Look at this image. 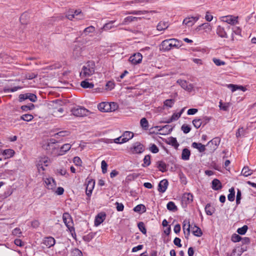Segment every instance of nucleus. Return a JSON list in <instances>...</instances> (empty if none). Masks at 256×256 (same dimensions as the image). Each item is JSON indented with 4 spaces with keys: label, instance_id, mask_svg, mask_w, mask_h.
Returning a JSON list of instances; mask_svg holds the SVG:
<instances>
[{
    "label": "nucleus",
    "instance_id": "nucleus-1",
    "mask_svg": "<svg viewBox=\"0 0 256 256\" xmlns=\"http://www.w3.org/2000/svg\"><path fill=\"white\" fill-rule=\"evenodd\" d=\"M95 63L93 61H88L82 66L80 72V76L82 78H88L94 74Z\"/></svg>",
    "mask_w": 256,
    "mask_h": 256
},
{
    "label": "nucleus",
    "instance_id": "nucleus-2",
    "mask_svg": "<svg viewBox=\"0 0 256 256\" xmlns=\"http://www.w3.org/2000/svg\"><path fill=\"white\" fill-rule=\"evenodd\" d=\"M161 45L163 50L168 51L173 48H180L182 45V43L177 39L170 38L163 40Z\"/></svg>",
    "mask_w": 256,
    "mask_h": 256
},
{
    "label": "nucleus",
    "instance_id": "nucleus-3",
    "mask_svg": "<svg viewBox=\"0 0 256 256\" xmlns=\"http://www.w3.org/2000/svg\"><path fill=\"white\" fill-rule=\"evenodd\" d=\"M62 220L66 226L72 234V233L74 232V228L73 226V222L70 215L68 212L64 213Z\"/></svg>",
    "mask_w": 256,
    "mask_h": 256
},
{
    "label": "nucleus",
    "instance_id": "nucleus-4",
    "mask_svg": "<svg viewBox=\"0 0 256 256\" xmlns=\"http://www.w3.org/2000/svg\"><path fill=\"white\" fill-rule=\"evenodd\" d=\"M66 16L70 20H72L74 18H76V20H82L84 18L83 14L80 10H69L67 12Z\"/></svg>",
    "mask_w": 256,
    "mask_h": 256
},
{
    "label": "nucleus",
    "instance_id": "nucleus-5",
    "mask_svg": "<svg viewBox=\"0 0 256 256\" xmlns=\"http://www.w3.org/2000/svg\"><path fill=\"white\" fill-rule=\"evenodd\" d=\"M50 162V160L48 157L40 158L37 162L36 166L39 172L45 170L44 166H47Z\"/></svg>",
    "mask_w": 256,
    "mask_h": 256
},
{
    "label": "nucleus",
    "instance_id": "nucleus-6",
    "mask_svg": "<svg viewBox=\"0 0 256 256\" xmlns=\"http://www.w3.org/2000/svg\"><path fill=\"white\" fill-rule=\"evenodd\" d=\"M73 115L76 116H86L88 112V110L84 107L80 106H76L71 110Z\"/></svg>",
    "mask_w": 256,
    "mask_h": 256
},
{
    "label": "nucleus",
    "instance_id": "nucleus-7",
    "mask_svg": "<svg viewBox=\"0 0 256 256\" xmlns=\"http://www.w3.org/2000/svg\"><path fill=\"white\" fill-rule=\"evenodd\" d=\"M144 150V146L138 142L134 143L130 149L132 154H140L142 153Z\"/></svg>",
    "mask_w": 256,
    "mask_h": 256
},
{
    "label": "nucleus",
    "instance_id": "nucleus-8",
    "mask_svg": "<svg viewBox=\"0 0 256 256\" xmlns=\"http://www.w3.org/2000/svg\"><path fill=\"white\" fill-rule=\"evenodd\" d=\"M220 142V140L217 138L212 139L208 142L206 146V147H207L206 150L210 152H214L217 148Z\"/></svg>",
    "mask_w": 256,
    "mask_h": 256
},
{
    "label": "nucleus",
    "instance_id": "nucleus-9",
    "mask_svg": "<svg viewBox=\"0 0 256 256\" xmlns=\"http://www.w3.org/2000/svg\"><path fill=\"white\" fill-rule=\"evenodd\" d=\"M238 16H235L232 15L222 16L220 20L222 22L228 23L231 25H234L238 24Z\"/></svg>",
    "mask_w": 256,
    "mask_h": 256
},
{
    "label": "nucleus",
    "instance_id": "nucleus-10",
    "mask_svg": "<svg viewBox=\"0 0 256 256\" xmlns=\"http://www.w3.org/2000/svg\"><path fill=\"white\" fill-rule=\"evenodd\" d=\"M230 29V26H227L226 28H224L221 26H218L216 28V34H217L222 38H228V35L226 32V30H228Z\"/></svg>",
    "mask_w": 256,
    "mask_h": 256
},
{
    "label": "nucleus",
    "instance_id": "nucleus-11",
    "mask_svg": "<svg viewBox=\"0 0 256 256\" xmlns=\"http://www.w3.org/2000/svg\"><path fill=\"white\" fill-rule=\"evenodd\" d=\"M45 186L48 190L54 191L56 188V184L54 180L51 177L46 178L44 180Z\"/></svg>",
    "mask_w": 256,
    "mask_h": 256
},
{
    "label": "nucleus",
    "instance_id": "nucleus-12",
    "mask_svg": "<svg viewBox=\"0 0 256 256\" xmlns=\"http://www.w3.org/2000/svg\"><path fill=\"white\" fill-rule=\"evenodd\" d=\"M19 101L22 102L28 99L32 102H35L37 100L36 95L32 94H20L19 96Z\"/></svg>",
    "mask_w": 256,
    "mask_h": 256
},
{
    "label": "nucleus",
    "instance_id": "nucleus-13",
    "mask_svg": "<svg viewBox=\"0 0 256 256\" xmlns=\"http://www.w3.org/2000/svg\"><path fill=\"white\" fill-rule=\"evenodd\" d=\"M142 54L140 53H136L129 58V61L133 64H136L142 62Z\"/></svg>",
    "mask_w": 256,
    "mask_h": 256
},
{
    "label": "nucleus",
    "instance_id": "nucleus-14",
    "mask_svg": "<svg viewBox=\"0 0 256 256\" xmlns=\"http://www.w3.org/2000/svg\"><path fill=\"white\" fill-rule=\"evenodd\" d=\"M177 83H178L183 89L188 92H192L194 88L192 84H188L185 80H178Z\"/></svg>",
    "mask_w": 256,
    "mask_h": 256
},
{
    "label": "nucleus",
    "instance_id": "nucleus-15",
    "mask_svg": "<svg viewBox=\"0 0 256 256\" xmlns=\"http://www.w3.org/2000/svg\"><path fill=\"white\" fill-rule=\"evenodd\" d=\"M199 18V16L186 18L184 20L182 24L188 26H191L198 20Z\"/></svg>",
    "mask_w": 256,
    "mask_h": 256
},
{
    "label": "nucleus",
    "instance_id": "nucleus-16",
    "mask_svg": "<svg viewBox=\"0 0 256 256\" xmlns=\"http://www.w3.org/2000/svg\"><path fill=\"white\" fill-rule=\"evenodd\" d=\"M95 184V182L92 179H90L88 180L86 187V192L88 196H90Z\"/></svg>",
    "mask_w": 256,
    "mask_h": 256
},
{
    "label": "nucleus",
    "instance_id": "nucleus-17",
    "mask_svg": "<svg viewBox=\"0 0 256 256\" xmlns=\"http://www.w3.org/2000/svg\"><path fill=\"white\" fill-rule=\"evenodd\" d=\"M190 222L186 220H184L183 222L182 230L184 234V236L186 239L188 238L190 235Z\"/></svg>",
    "mask_w": 256,
    "mask_h": 256
},
{
    "label": "nucleus",
    "instance_id": "nucleus-18",
    "mask_svg": "<svg viewBox=\"0 0 256 256\" xmlns=\"http://www.w3.org/2000/svg\"><path fill=\"white\" fill-rule=\"evenodd\" d=\"M168 184L167 180L164 179L162 180L158 185V190L160 192H164L166 190Z\"/></svg>",
    "mask_w": 256,
    "mask_h": 256
},
{
    "label": "nucleus",
    "instance_id": "nucleus-19",
    "mask_svg": "<svg viewBox=\"0 0 256 256\" xmlns=\"http://www.w3.org/2000/svg\"><path fill=\"white\" fill-rule=\"evenodd\" d=\"M106 215L104 213L101 212L98 214L95 218L94 225L98 226L100 224L105 220Z\"/></svg>",
    "mask_w": 256,
    "mask_h": 256
},
{
    "label": "nucleus",
    "instance_id": "nucleus-20",
    "mask_svg": "<svg viewBox=\"0 0 256 256\" xmlns=\"http://www.w3.org/2000/svg\"><path fill=\"white\" fill-rule=\"evenodd\" d=\"M134 136V134L129 131H126L122 136V138L121 142H126L131 140Z\"/></svg>",
    "mask_w": 256,
    "mask_h": 256
},
{
    "label": "nucleus",
    "instance_id": "nucleus-21",
    "mask_svg": "<svg viewBox=\"0 0 256 256\" xmlns=\"http://www.w3.org/2000/svg\"><path fill=\"white\" fill-rule=\"evenodd\" d=\"M72 145L70 144H65L62 145L58 152V156H62L64 154L67 152H68L71 148Z\"/></svg>",
    "mask_w": 256,
    "mask_h": 256
},
{
    "label": "nucleus",
    "instance_id": "nucleus-22",
    "mask_svg": "<svg viewBox=\"0 0 256 256\" xmlns=\"http://www.w3.org/2000/svg\"><path fill=\"white\" fill-rule=\"evenodd\" d=\"M156 12L154 10H132L130 12H127L126 13V14H134V15H140V14H145L148 13L154 14Z\"/></svg>",
    "mask_w": 256,
    "mask_h": 256
},
{
    "label": "nucleus",
    "instance_id": "nucleus-23",
    "mask_svg": "<svg viewBox=\"0 0 256 256\" xmlns=\"http://www.w3.org/2000/svg\"><path fill=\"white\" fill-rule=\"evenodd\" d=\"M55 242L56 241L54 238L51 236L46 238L43 242V244L48 248H50L54 246Z\"/></svg>",
    "mask_w": 256,
    "mask_h": 256
},
{
    "label": "nucleus",
    "instance_id": "nucleus-24",
    "mask_svg": "<svg viewBox=\"0 0 256 256\" xmlns=\"http://www.w3.org/2000/svg\"><path fill=\"white\" fill-rule=\"evenodd\" d=\"M98 108L100 112H110L108 102H102L98 104Z\"/></svg>",
    "mask_w": 256,
    "mask_h": 256
},
{
    "label": "nucleus",
    "instance_id": "nucleus-25",
    "mask_svg": "<svg viewBox=\"0 0 256 256\" xmlns=\"http://www.w3.org/2000/svg\"><path fill=\"white\" fill-rule=\"evenodd\" d=\"M192 146L197 149L200 152H203L206 150L205 145L199 142H194L192 143Z\"/></svg>",
    "mask_w": 256,
    "mask_h": 256
},
{
    "label": "nucleus",
    "instance_id": "nucleus-26",
    "mask_svg": "<svg viewBox=\"0 0 256 256\" xmlns=\"http://www.w3.org/2000/svg\"><path fill=\"white\" fill-rule=\"evenodd\" d=\"M254 172L252 170L250 169L248 166H245L242 169L241 174L245 177L252 175Z\"/></svg>",
    "mask_w": 256,
    "mask_h": 256
},
{
    "label": "nucleus",
    "instance_id": "nucleus-27",
    "mask_svg": "<svg viewBox=\"0 0 256 256\" xmlns=\"http://www.w3.org/2000/svg\"><path fill=\"white\" fill-rule=\"evenodd\" d=\"M212 188L214 190H218L222 188V186L220 182L215 178L212 181Z\"/></svg>",
    "mask_w": 256,
    "mask_h": 256
},
{
    "label": "nucleus",
    "instance_id": "nucleus-28",
    "mask_svg": "<svg viewBox=\"0 0 256 256\" xmlns=\"http://www.w3.org/2000/svg\"><path fill=\"white\" fill-rule=\"evenodd\" d=\"M191 229L192 233L195 236L200 237L202 236V232L199 227L194 226H191Z\"/></svg>",
    "mask_w": 256,
    "mask_h": 256
},
{
    "label": "nucleus",
    "instance_id": "nucleus-29",
    "mask_svg": "<svg viewBox=\"0 0 256 256\" xmlns=\"http://www.w3.org/2000/svg\"><path fill=\"white\" fill-rule=\"evenodd\" d=\"M182 200L186 204H190L193 200V196L190 193H185L182 196Z\"/></svg>",
    "mask_w": 256,
    "mask_h": 256
},
{
    "label": "nucleus",
    "instance_id": "nucleus-30",
    "mask_svg": "<svg viewBox=\"0 0 256 256\" xmlns=\"http://www.w3.org/2000/svg\"><path fill=\"white\" fill-rule=\"evenodd\" d=\"M168 24L166 22H160L157 25L156 28L158 30L161 31L166 29L168 27Z\"/></svg>",
    "mask_w": 256,
    "mask_h": 256
},
{
    "label": "nucleus",
    "instance_id": "nucleus-31",
    "mask_svg": "<svg viewBox=\"0 0 256 256\" xmlns=\"http://www.w3.org/2000/svg\"><path fill=\"white\" fill-rule=\"evenodd\" d=\"M190 154V150H188V148H184L182 152V158L183 160H189Z\"/></svg>",
    "mask_w": 256,
    "mask_h": 256
},
{
    "label": "nucleus",
    "instance_id": "nucleus-32",
    "mask_svg": "<svg viewBox=\"0 0 256 256\" xmlns=\"http://www.w3.org/2000/svg\"><path fill=\"white\" fill-rule=\"evenodd\" d=\"M80 86L84 88H92L94 84L92 82H89L87 80H83L80 83Z\"/></svg>",
    "mask_w": 256,
    "mask_h": 256
},
{
    "label": "nucleus",
    "instance_id": "nucleus-33",
    "mask_svg": "<svg viewBox=\"0 0 256 256\" xmlns=\"http://www.w3.org/2000/svg\"><path fill=\"white\" fill-rule=\"evenodd\" d=\"M158 168L162 172L166 171V165L163 161H158Z\"/></svg>",
    "mask_w": 256,
    "mask_h": 256
},
{
    "label": "nucleus",
    "instance_id": "nucleus-34",
    "mask_svg": "<svg viewBox=\"0 0 256 256\" xmlns=\"http://www.w3.org/2000/svg\"><path fill=\"white\" fill-rule=\"evenodd\" d=\"M230 194L228 196V200L233 202L235 198V190L234 188L232 187L229 189Z\"/></svg>",
    "mask_w": 256,
    "mask_h": 256
},
{
    "label": "nucleus",
    "instance_id": "nucleus-35",
    "mask_svg": "<svg viewBox=\"0 0 256 256\" xmlns=\"http://www.w3.org/2000/svg\"><path fill=\"white\" fill-rule=\"evenodd\" d=\"M14 154V150L11 149L5 150L2 152V154L6 156V158L12 157Z\"/></svg>",
    "mask_w": 256,
    "mask_h": 256
},
{
    "label": "nucleus",
    "instance_id": "nucleus-36",
    "mask_svg": "<svg viewBox=\"0 0 256 256\" xmlns=\"http://www.w3.org/2000/svg\"><path fill=\"white\" fill-rule=\"evenodd\" d=\"M134 210L135 212H140L141 211L145 212L146 211V206L142 204H138L134 208Z\"/></svg>",
    "mask_w": 256,
    "mask_h": 256
},
{
    "label": "nucleus",
    "instance_id": "nucleus-37",
    "mask_svg": "<svg viewBox=\"0 0 256 256\" xmlns=\"http://www.w3.org/2000/svg\"><path fill=\"white\" fill-rule=\"evenodd\" d=\"M144 163L142 166L143 167H146L150 165V156L149 154L146 155L144 158Z\"/></svg>",
    "mask_w": 256,
    "mask_h": 256
},
{
    "label": "nucleus",
    "instance_id": "nucleus-38",
    "mask_svg": "<svg viewBox=\"0 0 256 256\" xmlns=\"http://www.w3.org/2000/svg\"><path fill=\"white\" fill-rule=\"evenodd\" d=\"M34 118L32 115L30 114H25L20 116V119L26 122H30Z\"/></svg>",
    "mask_w": 256,
    "mask_h": 256
},
{
    "label": "nucleus",
    "instance_id": "nucleus-39",
    "mask_svg": "<svg viewBox=\"0 0 256 256\" xmlns=\"http://www.w3.org/2000/svg\"><path fill=\"white\" fill-rule=\"evenodd\" d=\"M205 211L206 214L208 216H212L214 213V208L211 206L210 204H208L205 207Z\"/></svg>",
    "mask_w": 256,
    "mask_h": 256
},
{
    "label": "nucleus",
    "instance_id": "nucleus-40",
    "mask_svg": "<svg viewBox=\"0 0 256 256\" xmlns=\"http://www.w3.org/2000/svg\"><path fill=\"white\" fill-rule=\"evenodd\" d=\"M168 210L171 211H176L177 210V207L173 202H170L166 205Z\"/></svg>",
    "mask_w": 256,
    "mask_h": 256
},
{
    "label": "nucleus",
    "instance_id": "nucleus-41",
    "mask_svg": "<svg viewBox=\"0 0 256 256\" xmlns=\"http://www.w3.org/2000/svg\"><path fill=\"white\" fill-rule=\"evenodd\" d=\"M230 106V104L226 102L223 104L222 101L220 100L219 102V107L220 110L224 111H228Z\"/></svg>",
    "mask_w": 256,
    "mask_h": 256
},
{
    "label": "nucleus",
    "instance_id": "nucleus-42",
    "mask_svg": "<svg viewBox=\"0 0 256 256\" xmlns=\"http://www.w3.org/2000/svg\"><path fill=\"white\" fill-rule=\"evenodd\" d=\"M232 40H234V34L238 35V36L240 35L241 29L238 26H234L232 28Z\"/></svg>",
    "mask_w": 256,
    "mask_h": 256
},
{
    "label": "nucleus",
    "instance_id": "nucleus-43",
    "mask_svg": "<svg viewBox=\"0 0 256 256\" xmlns=\"http://www.w3.org/2000/svg\"><path fill=\"white\" fill-rule=\"evenodd\" d=\"M64 112V109L62 108H54L53 111V113L54 116H62V114Z\"/></svg>",
    "mask_w": 256,
    "mask_h": 256
},
{
    "label": "nucleus",
    "instance_id": "nucleus-44",
    "mask_svg": "<svg viewBox=\"0 0 256 256\" xmlns=\"http://www.w3.org/2000/svg\"><path fill=\"white\" fill-rule=\"evenodd\" d=\"M115 22V20H111L108 23L106 24L104 26L103 29L104 30H108L114 27V26L112 25V24Z\"/></svg>",
    "mask_w": 256,
    "mask_h": 256
},
{
    "label": "nucleus",
    "instance_id": "nucleus-45",
    "mask_svg": "<svg viewBox=\"0 0 256 256\" xmlns=\"http://www.w3.org/2000/svg\"><path fill=\"white\" fill-rule=\"evenodd\" d=\"M141 126L145 130H147L148 128V120L144 118H142L140 122Z\"/></svg>",
    "mask_w": 256,
    "mask_h": 256
},
{
    "label": "nucleus",
    "instance_id": "nucleus-46",
    "mask_svg": "<svg viewBox=\"0 0 256 256\" xmlns=\"http://www.w3.org/2000/svg\"><path fill=\"white\" fill-rule=\"evenodd\" d=\"M180 117V114L174 113L171 116L170 118L166 122L167 123H170L173 121L178 120Z\"/></svg>",
    "mask_w": 256,
    "mask_h": 256
},
{
    "label": "nucleus",
    "instance_id": "nucleus-47",
    "mask_svg": "<svg viewBox=\"0 0 256 256\" xmlns=\"http://www.w3.org/2000/svg\"><path fill=\"white\" fill-rule=\"evenodd\" d=\"M192 124L196 128H198L202 124V120L196 118L192 120Z\"/></svg>",
    "mask_w": 256,
    "mask_h": 256
},
{
    "label": "nucleus",
    "instance_id": "nucleus-48",
    "mask_svg": "<svg viewBox=\"0 0 256 256\" xmlns=\"http://www.w3.org/2000/svg\"><path fill=\"white\" fill-rule=\"evenodd\" d=\"M169 144H171L172 146L177 148L179 146V144L176 138H171L169 140Z\"/></svg>",
    "mask_w": 256,
    "mask_h": 256
},
{
    "label": "nucleus",
    "instance_id": "nucleus-49",
    "mask_svg": "<svg viewBox=\"0 0 256 256\" xmlns=\"http://www.w3.org/2000/svg\"><path fill=\"white\" fill-rule=\"evenodd\" d=\"M150 0H134L128 3L130 4H148L150 2Z\"/></svg>",
    "mask_w": 256,
    "mask_h": 256
},
{
    "label": "nucleus",
    "instance_id": "nucleus-50",
    "mask_svg": "<svg viewBox=\"0 0 256 256\" xmlns=\"http://www.w3.org/2000/svg\"><path fill=\"white\" fill-rule=\"evenodd\" d=\"M118 108V105L116 103L114 102H109V111L114 112Z\"/></svg>",
    "mask_w": 256,
    "mask_h": 256
},
{
    "label": "nucleus",
    "instance_id": "nucleus-51",
    "mask_svg": "<svg viewBox=\"0 0 256 256\" xmlns=\"http://www.w3.org/2000/svg\"><path fill=\"white\" fill-rule=\"evenodd\" d=\"M248 229V226L246 225H244L243 226H242V228H238L237 230V232L240 234H242V235L246 233Z\"/></svg>",
    "mask_w": 256,
    "mask_h": 256
},
{
    "label": "nucleus",
    "instance_id": "nucleus-52",
    "mask_svg": "<svg viewBox=\"0 0 256 256\" xmlns=\"http://www.w3.org/2000/svg\"><path fill=\"white\" fill-rule=\"evenodd\" d=\"M138 228L144 234H146V230L145 228V226L144 222H140L138 224Z\"/></svg>",
    "mask_w": 256,
    "mask_h": 256
},
{
    "label": "nucleus",
    "instance_id": "nucleus-53",
    "mask_svg": "<svg viewBox=\"0 0 256 256\" xmlns=\"http://www.w3.org/2000/svg\"><path fill=\"white\" fill-rule=\"evenodd\" d=\"M212 61L217 66H221L226 64V62L224 61L221 60H220L215 58H212Z\"/></svg>",
    "mask_w": 256,
    "mask_h": 256
},
{
    "label": "nucleus",
    "instance_id": "nucleus-54",
    "mask_svg": "<svg viewBox=\"0 0 256 256\" xmlns=\"http://www.w3.org/2000/svg\"><path fill=\"white\" fill-rule=\"evenodd\" d=\"M34 108V106L32 104H30L29 105H24L21 106V109L23 111H27L28 110H33Z\"/></svg>",
    "mask_w": 256,
    "mask_h": 256
},
{
    "label": "nucleus",
    "instance_id": "nucleus-55",
    "mask_svg": "<svg viewBox=\"0 0 256 256\" xmlns=\"http://www.w3.org/2000/svg\"><path fill=\"white\" fill-rule=\"evenodd\" d=\"M132 22V16H128L125 18H124V20L122 21V24H120L127 25Z\"/></svg>",
    "mask_w": 256,
    "mask_h": 256
},
{
    "label": "nucleus",
    "instance_id": "nucleus-56",
    "mask_svg": "<svg viewBox=\"0 0 256 256\" xmlns=\"http://www.w3.org/2000/svg\"><path fill=\"white\" fill-rule=\"evenodd\" d=\"M95 28L93 26H90L86 28L84 30V32L86 34H88L90 33H92L95 31Z\"/></svg>",
    "mask_w": 256,
    "mask_h": 256
},
{
    "label": "nucleus",
    "instance_id": "nucleus-57",
    "mask_svg": "<svg viewBox=\"0 0 256 256\" xmlns=\"http://www.w3.org/2000/svg\"><path fill=\"white\" fill-rule=\"evenodd\" d=\"M181 129L184 134L188 133L191 130L190 127L186 124H184L182 126Z\"/></svg>",
    "mask_w": 256,
    "mask_h": 256
},
{
    "label": "nucleus",
    "instance_id": "nucleus-58",
    "mask_svg": "<svg viewBox=\"0 0 256 256\" xmlns=\"http://www.w3.org/2000/svg\"><path fill=\"white\" fill-rule=\"evenodd\" d=\"M101 168L102 170V172L103 174H105L107 172V168H108V164L105 160H102L101 162Z\"/></svg>",
    "mask_w": 256,
    "mask_h": 256
},
{
    "label": "nucleus",
    "instance_id": "nucleus-59",
    "mask_svg": "<svg viewBox=\"0 0 256 256\" xmlns=\"http://www.w3.org/2000/svg\"><path fill=\"white\" fill-rule=\"evenodd\" d=\"M150 150L154 154L158 153L159 151L158 148L155 144H151L150 147Z\"/></svg>",
    "mask_w": 256,
    "mask_h": 256
},
{
    "label": "nucleus",
    "instance_id": "nucleus-60",
    "mask_svg": "<svg viewBox=\"0 0 256 256\" xmlns=\"http://www.w3.org/2000/svg\"><path fill=\"white\" fill-rule=\"evenodd\" d=\"M245 134V130L243 128H241L238 129L237 132H236V138H239L242 136H244Z\"/></svg>",
    "mask_w": 256,
    "mask_h": 256
},
{
    "label": "nucleus",
    "instance_id": "nucleus-61",
    "mask_svg": "<svg viewBox=\"0 0 256 256\" xmlns=\"http://www.w3.org/2000/svg\"><path fill=\"white\" fill-rule=\"evenodd\" d=\"M231 240L233 242H240L242 240V238L238 234H232Z\"/></svg>",
    "mask_w": 256,
    "mask_h": 256
},
{
    "label": "nucleus",
    "instance_id": "nucleus-62",
    "mask_svg": "<svg viewBox=\"0 0 256 256\" xmlns=\"http://www.w3.org/2000/svg\"><path fill=\"white\" fill-rule=\"evenodd\" d=\"M73 162L75 165L77 166H80L82 164V160L78 156H75L73 159Z\"/></svg>",
    "mask_w": 256,
    "mask_h": 256
},
{
    "label": "nucleus",
    "instance_id": "nucleus-63",
    "mask_svg": "<svg viewBox=\"0 0 256 256\" xmlns=\"http://www.w3.org/2000/svg\"><path fill=\"white\" fill-rule=\"evenodd\" d=\"M174 104V100H166L164 101V104L166 106L171 108Z\"/></svg>",
    "mask_w": 256,
    "mask_h": 256
},
{
    "label": "nucleus",
    "instance_id": "nucleus-64",
    "mask_svg": "<svg viewBox=\"0 0 256 256\" xmlns=\"http://www.w3.org/2000/svg\"><path fill=\"white\" fill-rule=\"evenodd\" d=\"M116 206V208L118 211L122 212L124 210V206L122 203H119L118 202H116L115 204Z\"/></svg>",
    "mask_w": 256,
    "mask_h": 256
}]
</instances>
